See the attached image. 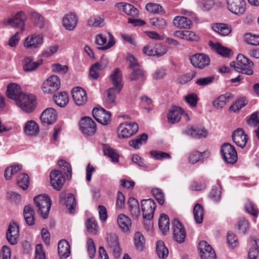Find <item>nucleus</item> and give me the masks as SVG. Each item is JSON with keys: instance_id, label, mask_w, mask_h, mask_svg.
Here are the masks:
<instances>
[{"instance_id": "55", "label": "nucleus", "mask_w": 259, "mask_h": 259, "mask_svg": "<svg viewBox=\"0 0 259 259\" xmlns=\"http://www.w3.org/2000/svg\"><path fill=\"white\" fill-rule=\"evenodd\" d=\"M227 243L231 248H235L239 245L237 237L232 231H229L227 234Z\"/></svg>"}, {"instance_id": "56", "label": "nucleus", "mask_w": 259, "mask_h": 259, "mask_svg": "<svg viewBox=\"0 0 259 259\" xmlns=\"http://www.w3.org/2000/svg\"><path fill=\"white\" fill-rule=\"evenodd\" d=\"M146 10L152 13L163 14L164 9L162 7L158 4L148 3L146 5Z\"/></svg>"}, {"instance_id": "3", "label": "nucleus", "mask_w": 259, "mask_h": 259, "mask_svg": "<svg viewBox=\"0 0 259 259\" xmlns=\"http://www.w3.org/2000/svg\"><path fill=\"white\" fill-rule=\"evenodd\" d=\"M16 102L23 111L28 113L32 112L36 105L35 97L31 94L20 95Z\"/></svg>"}, {"instance_id": "60", "label": "nucleus", "mask_w": 259, "mask_h": 259, "mask_svg": "<svg viewBox=\"0 0 259 259\" xmlns=\"http://www.w3.org/2000/svg\"><path fill=\"white\" fill-rule=\"evenodd\" d=\"M144 74L142 70L140 68L134 69L132 73L130 75V79L131 81L143 80Z\"/></svg>"}, {"instance_id": "58", "label": "nucleus", "mask_w": 259, "mask_h": 259, "mask_svg": "<svg viewBox=\"0 0 259 259\" xmlns=\"http://www.w3.org/2000/svg\"><path fill=\"white\" fill-rule=\"evenodd\" d=\"M86 227L89 232L93 234L97 232L98 225L97 221L93 218L88 219L86 221Z\"/></svg>"}, {"instance_id": "47", "label": "nucleus", "mask_w": 259, "mask_h": 259, "mask_svg": "<svg viewBox=\"0 0 259 259\" xmlns=\"http://www.w3.org/2000/svg\"><path fill=\"white\" fill-rule=\"evenodd\" d=\"M156 252L160 258L164 259L167 257L168 250L163 241L160 240L157 241L156 244Z\"/></svg>"}, {"instance_id": "1", "label": "nucleus", "mask_w": 259, "mask_h": 259, "mask_svg": "<svg viewBox=\"0 0 259 259\" xmlns=\"http://www.w3.org/2000/svg\"><path fill=\"white\" fill-rule=\"evenodd\" d=\"M253 62L242 54L237 56L236 62L233 61L230 63V66L234 67L236 71L248 75L253 74Z\"/></svg>"}, {"instance_id": "16", "label": "nucleus", "mask_w": 259, "mask_h": 259, "mask_svg": "<svg viewBox=\"0 0 259 259\" xmlns=\"http://www.w3.org/2000/svg\"><path fill=\"white\" fill-rule=\"evenodd\" d=\"M172 224L174 239L178 243L183 242L186 238V232L183 225L177 219L173 221Z\"/></svg>"}, {"instance_id": "53", "label": "nucleus", "mask_w": 259, "mask_h": 259, "mask_svg": "<svg viewBox=\"0 0 259 259\" xmlns=\"http://www.w3.org/2000/svg\"><path fill=\"white\" fill-rule=\"evenodd\" d=\"M18 185L23 190H26L28 187L29 179L28 175L22 173L17 178Z\"/></svg>"}, {"instance_id": "17", "label": "nucleus", "mask_w": 259, "mask_h": 259, "mask_svg": "<svg viewBox=\"0 0 259 259\" xmlns=\"http://www.w3.org/2000/svg\"><path fill=\"white\" fill-rule=\"evenodd\" d=\"M228 10L235 15H241L245 11V2L244 0H227Z\"/></svg>"}, {"instance_id": "49", "label": "nucleus", "mask_w": 259, "mask_h": 259, "mask_svg": "<svg viewBox=\"0 0 259 259\" xmlns=\"http://www.w3.org/2000/svg\"><path fill=\"white\" fill-rule=\"evenodd\" d=\"M106 67V64L97 62L94 64L91 67L90 71V76L94 79H97L99 77V71Z\"/></svg>"}, {"instance_id": "44", "label": "nucleus", "mask_w": 259, "mask_h": 259, "mask_svg": "<svg viewBox=\"0 0 259 259\" xmlns=\"http://www.w3.org/2000/svg\"><path fill=\"white\" fill-rule=\"evenodd\" d=\"M193 213L196 223L201 224L203 218V208L199 203H196L193 208Z\"/></svg>"}, {"instance_id": "51", "label": "nucleus", "mask_w": 259, "mask_h": 259, "mask_svg": "<svg viewBox=\"0 0 259 259\" xmlns=\"http://www.w3.org/2000/svg\"><path fill=\"white\" fill-rule=\"evenodd\" d=\"M247 104V101L244 98H238L235 103L229 108V110L233 112H237Z\"/></svg>"}, {"instance_id": "13", "label": "nucleus", "mask_w": 259, "mask_h": 259, "mask_svg": "<svg viewBox=\"0 0 259 259\" xmlns=\"http://www.w3.org/2000/svg\"><path fill=\"white\" fill-rule=\"evenodd\" d=\"M108 246L115 258H118L121 254V249L119 246L118 236L116 234H111L107 237Z\"/></svg>"}, {"instance_id": "20", "label": "nucleus", "mask_w": 259, "mask_h": 259, "mask_svg": "<svg viewBox=\"0 0 259 259\" xmlns=\"http://www.w3.org/2000/svg\"><path fill=\"white\" fill-rule=\"evenodd\" d=\"M52 187L60 190L65 182V178L62 173L58 170H52L50 175Z\"/></svg>"}, {"instance_id": "24", "label": "nucleus", "mask_w": 259, "mask_h": 259, "mask_svg": "<svg viewBox=\"0 0 259 259\" xmlns=\"http://www.w3.org/2000/svg\"><path fill=\"white\" fill-rule=\"evenodd\" d=\"M57 114L52 108H48L41 114L40 118L44 125L52 124L56 120Z\"/></svg>"}, {"instance_id": "40", "label": "nucleus", "mask_w": 259, "mask_h": 259, "mask_svg": "<svg viewBox=\"0 0 259 259\" xmlns=\"http://www.w3.org/2000/svg\"><path fill=\"white\" fill-rule=\"evenodd\" d=\"M34 210L30 205H27L24 207L23 215L28 225L32 226L34 224Z\"/></svg>"}, {"instance_id": "11", "label": "nucleus", "mask_w": 259, "mask_h": 259, "mask_svg": "<svg viewBox=\"0 0 259 259\" xmlns=\"http://www.w3.org/2000/svg\"><path fill=\"white\" fill-rule=\"evenodd\" d=\"M43 35L41 34H33L27 36L24 40V46L29 49L39 48L43 44Z\"/></svg>"}, {"instance_id": "10", "label": "nucleus", "mask_w": 259, "mask_h": 259, "mask_svg": "<svg viewBox=\"0 0 259 259\" xmlns=\"http://www.w3.org/2000/svg\"><path fill=\"white\" fill-rule=\"evenodd\" d=\"M182 116H184L186 120H190L188 115L185 113L182 108L173 106L167 114V119L169 123L174 124L178 122Z\"/></svg>"}, {"instance_id": "59", "label": "nucleus", "mask_w": 259, "mask_h": 259, "mask_svg": "<svg viewBox=\"0 0 259 259\" xmlns=\"http://www.w3.org/2000/svg\"><path fill=\"white\" fill-rule=\"evenodd\" d=\"M248 124L251 125H258L257 129L255 131L256 136L259 140V113L256 112L253 113L247 120Z\"/></svg>"}, {"instance_id": "15", "label": "nucleus", "mask_w": 259, "mask_h": 259, "mask_svg": "<svg viewBox=\"0 0 259 259\" xmlns=\"http://www.w3.org/2000/svg\"><path fill=\"white\" fill-rule=\"evenodd\" d=\"M110 79L113 88L116 89L117 93L119 94L123 85V76L121 71L118 68H115L110 75Z\"/></svg>"}, {"instance_id": "64", "label": "nucleus", "mask_w": 259, "mask_h": 259, "mask_svg": "<svg viewBox=\"0 0 259 259\" xmlns=\"http://www.w3.org/2000/svg\"><path fill=\"white\" fill-rule=\"evenodd\" d=\"M245 41L248 44L257 46L259 45V35L247 33L245 35Z\"/></svg>"}, {"instance_id": "50", "label": "nucleus", "mask_w": 259, "mask_h": 259, "mask_svg": "<svg viewBox=\"0 0 259 259\" xmlns=\"http://www.w3.org/2000/svg\"><path fill=\"white\" fill-rule=\"evenodd\" d=\"M159 229L163 233L166 232L169 230V218L165 214H161L158 221Z\"/></svg>"}, {"instance_id": "57", "label": "nucleus", "mask_w": 259, "mask_h": 259, "mask_svg": "<svg viewBox=\"0 0 259 259\" xmlns=\"http://www.w3.org/2000/svg\"><path fill=\"white\" fill-rule=\"evenodd\" d=\"M150 23L159 29H164L167 25L166 21L162 18H154L150 20Z\"/></svg>"}, {"instance_id": "28", "label": "nucleus", "mask_w": 259, "mask_h": 259, "mask_svg": "<svg viewBox=\"0 0 259 259\" xmlns=\"http://www.w3.org/2000/svg\"><path fill=\"white\" fill-rule=\"evenodd\" d=\"M23 94L21 92V87L19 85L15 83H11L8 85L7 94L9 98L15 100L16 102L20 95Z\"/></svg>"}, {"instance_id": "8", "label": "nucleus", "mask_w": 259, "mask_h": 259, "mask_svg": "<svg viewBox=\"0 0 259 259\" xmlns=\"http://www.w3.org/2000/svg\"><path fill=\"white\" fill-rule=\"evenodd\" d=\"M141 203L143 218L147 220H151L156 207V203L152 199H147L142 200Z\"/></svg>"}, {"instance_id": "62", "label": "nucleus", "mask_w": 259, "mask_h": 259, "mask_svg": "<svg viewBox=\"0 0 259 259\" xmlns=\"http://www.w3.org/2000/svg\"><path fill=\"white\" fill-rule=\"evenodd\" d=\"M185 101L191 107H196L198 100V97L195 93H191L187 95Z\"/></svg>"}, {"instance_id": "21", "label": "nucleus", "mask_w": 259, "mask_h": 259, "mask_svg": "<svg viewBox=\"0 0 259 259\" xmlns=\"http://www.w3.org/2000/svg\"><path fill=\"white\" fill-rule=\"evenodd\" d=\"M59 202L68 208L70 213H72L76 205L74 196L71 193L66 194L62 192L60 194Z\"/></svg>"}, {"instance_id": "22", "label": "nucleus", "mask_w": 259, "mask_h": 259, "mask_svg": "<svg viewBox=\"0 0 259 259\" xmlns=\"http://www.w3.org/2000/svg\"><path fill=\"white\" fill-rule=\"evenodd\" d=\"M233 142L239 147L243 148L248 141V136L242 128H237L232 135Z\"/></svg>"}, {"instance_id": "6", "label": "nucleus", "mask_w": 259, "mask_h": 259, "mask_svg": "<svg viewBox=\"0 0 259 259\" xmlns=\"http://www.w3.org/2000/svg\"><path fill=\"white\" fill-rule=\"evenodd\" d=\"M60 80L58 76L53 75L45 80L41 85V90L45 94H53L60 87Z\"/></svg>"}, {"instance_id": "52", "label": "nucleus", "mask_w": 259, "mask_h": 259, "mask_svg": "<svg viewBox=\"0 0 259 259\" xmlns=\"http://www.w3.org/2000/svg\"><path fill=\"white\" fill-rule=\"evenodd\" d=\"M212 49L218 54L224 57H229L231 50L220 44H214L211 46Z\"/></svg>"}, {"instance_id": "2", "label": "nucleus", "mask_w": 259, "mask_h": 259, "mask_svg": "<svg viewBox=\"0 0 259 259\" xmlns=\"http://www.w3.org/2000/svg\"><path fill=\"white\" fill-rule=\"evenodd\" d=\"M38 212L44 219L47 218L51 206V200L46 194H41L33 198Z\"/></svg>"}, {"instance_id": "19", "label": "nucleus", "mask_w": 259, "mask_h": 259, "mask_svg": "<svg viewBox=\"0 0 259 259\" xmlns=\"http://www.w3.org/2000/svg\"><path fill=\"white\" fill-rule=\"evenodd\" d=\"M92 113L95 119L102 124H108L110 121V113L103 108H94Z\"/></svg>"}, {"instance_id": "25", "label": "nucleus", "mask_w": 259, "mask_h": 259, "mask_svg": "<svg viewBox=\"0 0 259 259\" xmlns=\"http://www.w3.org/2000/svg\"><path fill=\"white\" fill-rule=\"evenodd\" d=\"M72 96L75 103L78 106L83 105L87 101V93L81 88H74L72 91Z\"/></svg>"}, {"instance_id": "63", "label": "nucleus", "mask_w": 259, "mask_h": 259, "mask_svg": "<svg viewBox=\"0 0 259 259\" xmlns=\"http://www.w3.org/2000/svg\"><path fill=\"white\" fill-rule=\"evenodd\" d=\"M151 192L159 204L162 205L164 203V194L161 189L158 188H153Z\"/></svg>"}, {"instance_id": "32", "label": "nucleus", "mask_w": 259, "mask_h": 259, "mask_svg": "<svg viewBox=\"0 0 259 259\" xmlns=\"http://www.w3.org/2000/svg\"><path fill=\"white\" fill-rule=\"evenodd\" d=\"M42 63V60L33 61L31 57H26L24 60L23 69L25 71H33L37 69Z\"/></svg>"}, {"instance_id": "14", "label": "nucleus", "mask_w": 259, "mask_h": 259, "mask_svg": "<svg viewBox=\"0 0 259 259\" xmlns=\"http://www.w3.org/2000/svg\"><path fill=\"white\" fill-rule=\"evenodd\" d=\"M192 65L199 69H203L210 63V59L208 56L204 54H196L190 58Z\"/></svg>"}, {"instance_id": "41", "label": "nucleus", "mask_w": 259, "mask_h": 259, "mask_svg": "<svg viewBox=\"0 0 259 259\" xmlns=\"http://www.w3.org/2000/svg\"><path fill=\"white\" fill-rule=\"evenodd\" d=\"M212 29L213 31L223 36L228 35L231 32V27L224 23L213 24Z\"/></svg>"}, {"instance_id": "61", "label": "nucleus", "mask_w": 259, "mask_h": 259, "mask_svg": "<svg viewBox=\"0 0 259 259\" xmlns=\"http://www.w3.org/2000/svg\"><path fill=\"white\" fill-rule=\"evenodd\" d=\"M145 243L143 235L140 232H137L135 235V244L137 248L139 250H143Z\"/></svg>"}, {"instance_id": "26", "label": "nucleus", "mask_w": 259, "mask_h": 259, "mask_svg": "<svg viewBox=\"0 0 259 259\" xmlns=\"http://www.w3.org/2000/svg\"><path fill=\"white\" fill-rule=\"evenodd\" d=\"M25 19V14L23 12H19L12 18L9 20L8 23L13 27L20 28L21 31L22 32L24 29Z\"/></svg>"}, {"instance_id": "54", "label": "nucleus", "mask_w": 259, "mask_h": 259, "mask_svg": "<svg viewBox=\"0 0 259 259\" xmlns=\"http://www.w3.org/2000/svg\"><path fill=\"white\" fill-rule=\"evenodd\" d=\"M88 25L90 27H102L104 25V19L100 16H93L90 18Z\"/></svg>"}, {"instance_id": "4", "label": "nucleus", "mask_w": 259, "mask_h": 259, "mask_svg": "<svg viewBox=\"0 0 259 259\" xmlns=\"http://www.w3.org/2000/svg\"><path fill=\"white\" fill-rule=\"evenodd\" d=\"M221 152L223 159L228 164H234L237 160V153L235 147L229 143L224 144Z\"/></svg>"}, {"instance_id": "12", "label": "nucleus", "mask_w": 259, "mask_h": 259, "mask_svg": "<svg viewBox=\"0 0 259 259\" xmlns=\"http://www.w3.org/2000/svg\"><path fill=\"white\" fill-rule=\"evenodd\" d=\"M19 232L18 225L15 222L10 223L6 233V238L11 245H15L17 243Z\"/></svg>"}, {"instance_id": "30", "label": "nucleus", "mask_w": 259, "mask_h": 259, "mask_svg": "<svg viewBox=\"0 0 259 259\" xmlns=\"http://www.w3.org/2000/svg\"><path fill=\"white\" fill-rule=\"evenodd\" d=\"M118 225L122 231L125 233H128L132 227V222L129 217L124 214H119L117 218Z\"/></svg>"}, {"instance_id": "46", "label": "nucleus", "mask_w": 259, "mask_h": 259, "mask_svg": "<svg viewBox=\"0 0 259 259\" xmlns=\"http://www.w3.org/2000/svg\"><path fill=\"white\" fill-rule=\"evenodd\" d=\"M55 103L59 107H65L68 102V98L65 92H61L54 96Z\"/></svg>"}, {"instance_id": "34", "label": "nucleus", "mask_w": 259, "mask_h": 259, "mask_svg": "<svg viewBox=\"0 0 259 259\" xmlns=\"http://www.w3.org/2000/svg\"><path fill=\"white\" fill-rule=\"evenodd\" d=\"M174 35L177 37L189 41H197L199 39L198 36L194 32L189 30L176 31L174 33Z\"/></svg>"}, {"instance_id": "31", "label": "nucleus", "mask_w": 259, "mask_h": 259, "mask_svg": "<svg viewBox=\"0 0 259 259\" xmlns=\"http://www.w3.org/2000/svg\"><path fill=\"white\" fill-rule=\"evenodd\" d=\"M116 7L120 10H122L127 15L133 17H138L139 11L134 6L130 4L119 3L116 4Z\"/></svg>"}, {"instance_id": "9", "label": "nucleus", "mask_w": 259, "mask_h": 259, "mask_svg": "<svg viewBox=\"0 0 259 259\" xmlns=\"http://www.w3.org/2000/svg\"><path fill=\"white\" fill-rule=\"evenodd\" d=\"M80 130L84 135H92L96 131V124L95 121L89 117L82 118L79 122Z\"/></svg>"}, {"instance_id": "23", "label": "nucleus", "mask_w": 259, "mask_h": 259, "mask_svg": "<svg viewBox=\"0 0 259 259\" xmlns=\"http://www.w3.org/2000/svg\"><path fill=\"white\" fill-rule=\"evenodd\" d=\"M183 134L194 138H205L207 135V130L203 127L187 126L183 131Z\"/></svg>"}, {"instance_id": "39", "label": "nucleus", "mask_w": 259, "mask_h": 259, "mask_svg": "<svg viewBox=\"0 0 259 259\" xmlns=\"http://www.w3.org/2000/svg\"><path fill=\"white\" fill-rule=\"evenodd\" d=\"M30 17L35 26L39 28H42L45 27L46 21L44 17L40 13L36 11L31 12Z\"/></svg>"}, {"instance_id": "45", "label": "nucleus", "mask_w": 259, "mask_h": 259, "mask_svg": "<svg viewBox=\"0 0 259 259\" xmlns=\"http://www.w3.org/2000/svg\"><path fill=\"white\" fill-rule=\"evenodd\" d=\"M103 152L104 155L108 156L112 162H117L118 161L119 155L117 152L109 146L107 145H104Z\"/></svg>"}, {"instance_id": "35", "label": "nucleus", "mask_w": 259, "mask_h": 259, "mask_svg": "<svg viewBox=\"0 0 259 259\" xmlns=\"http://www.w3.org/2000/svg\"><path fill=\"white\" fill-rule=\"evenodd\" d=\"M70 245L65 240H60L58 244V250L59 256L62 258H66L70 254Z\"/></svg>"}, {"instance_id": "27", "label": "nucleus", "mask_w": 259, "mask_h": 259, "mask_svg": "<svg viewBox=\"0 0 259 259\" xmlns=\"http://www.w3.org/2000/svg\"><path fill=\"white\" fill-rule=\"evenodd\" d=\"M250 246L248 259H259V239L255 236L251 237L249 241Z\"/></svg>"}, {"instance_id": "48", "label": "nucleus", "mask_w": 259, "mask_h": 259, "mask_svg": "<svg viewBox=\"0 0 259 259\" xmlns=\"http://www.w3.org/2000/svg\"><path fill=\"white\" fill-rule=\"evenodd\" d=\"M22 168V165L20 164L12 165L6 168L5 171V177L6 180H10L13 175L20 171Z\"/></svg>"}, {"instance_id": "33", "label": "nucleus", "mask_w": 259, "mask_h": 259, "mask_svg": "<svg viewBox=\"0 0 259 259\" xmlns=\"http://www.w3.org/2000/svg\"><path fill=\"white\" fill-rule=\"evenodd\" d=\"M173 23L176 27L181 29H189L192 24L190 19L186 17L180 16L174 18Z\"/></svg>"}, {"instance_id": "42", "label": "nucleus", "mask_w": 259, "mask_h": 259, "mask_svg": "<svg viewBox=\"0 0 259 259\" xmlns=\"http://www.w3.org/2000/svg\"><path fill=\"white\" fill-rule=\"evenodd\" d=\"M106 103L109 107H112L116 104V95L117 94L116 89L110 88L106 91Z\"/></svg>"}, {"instance_id": "37", "label": "nucleus", "mask_w": 259, "mask_h": 259, "mask_svg": "<svg viewBox=\"0 0 259 259\" xmlns=\"http://www.w3.org/2000/svg\"><path fill=\"white\" fill-rule=\"evenodd\" d=\"M128 210L131 215L136 218L140 214V209L139 202L135 198L131 197L128 200Z\"/></svg>"}, {"instance_id": "38", "label": "nucleus", "mask_w": 259, "mask_h": 259, "mask_svg": "<svg viewBox=\"0 0 259 259\" xmlns=\"http://www.w3.org/2000/svg\"><path fill=\"white\" fill-rule=\"evenodd\" d=\"M231 98H232V95L230 93L221 95L213 101L212 105L217 109H222Z\"/></svg>"}, {"instance_id": "43", "label": "nucleus", "mask_w": 259, "mask_h": 259, "mask_svg": "<svg viewBox=\"0 0 259 259\" xmlns=\"http://www.w3.org/2000/svg\"><path fill=\"white\" fill-rule=\"evenodd\" d=\"M148 135L143 133L137 139L129 141V145L134 148L137 149L143 144H145L147 140Z\"/></svg>"}, {"instance_id": "5", "label": "nucleus", "mask_w": 259, "mask_h": 259, "mask_svg": "<svg viewBox=\"0 0 259 259\" xmlns=\"http://www.w3.org/2000/svg\"><path fill=\"white\" fill-rule=\"evenodd\" d=\"M139 129L138 124L135 122H125L119 125L118 128L119 138H128L135 134Z\"/></svg>"}, {"instance_id": "36", "label": "nucleus", "mask_w": 259, "mask_h": 259, "mask_svg": "<svg viewBox=\"0 0 259 259\" xmlns=\"http://www.w3.org/2000/svg\"><path fill=\"white\" fill-rule=\"evenodd\" d=\"M24 132L27 135L35 136L39 132L38 125L34 120H29L25 124Z\"/></svg>"}, {"instance_id": "29", "label": "nucleus", "mask_w": 259, "mask_h": 259, "mask_svg": "<svg viewBox=\"0 0 259 259\" xmlns=\"http://www.w3.org/2000/svg\"><path fill=\"white\" fill-rule=\"evenodd\" d=\"M77 21V17L72 13L65 15L62 19L63 26L70 31L73 30L75 28Z\"/></svg>"}, {"instance_id": "18", "label": "nucleus", "mask_w": 259, "mask_h": 259, "mask_svg": "<svg viewBox=\"0 0 259 259\" xmlns=\"http://www.w3.org/2000/svg\"><path fill=\"white\" fill-rule=\"evenodd\" d=\"M200 256L202 259H216V255L211 246L205 241L199 244Z\"/></svg>"}, {"instance_id": "7", "label": "nucleus", "mask_w": 259, "mask_h": 259, "mask_svg": "<svg viewBox=\"0 0 259 259\" xmlns=\"http://www.w3.org/2000/svg\"><path fill=\"white\" fill-rule=\"evenodd\" d=\"M108 37L106 34H99L96 37V43L100 47L99 49L106 50L110 49L113 46L115 43L114 37L110 33L107 34Z\"/></svg>"}]
</instances>
